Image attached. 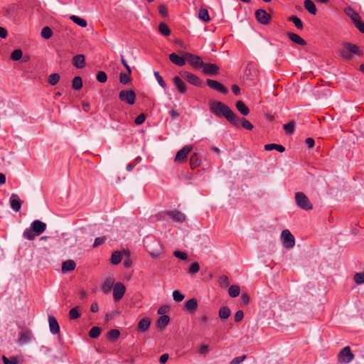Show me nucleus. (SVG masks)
I'll use <instances>...</instances> for the list:
<instances>
[{
  "label": "nucleus",
  "mask_w": 364,
  "mask_h": 364,
  "mask_svg": "<svg viewBox=\"0 0 364 364\" xmlns=\"http://www.w3.org/2000/svg\"><path fill=\"white\" fill-rule=\"evenodd\" d=\"M201 161L198 154L194 153L190 159V166L192 169L198 168L200 165Z\"/></svg>",
  "instance_id": "obj_34"
},
{
  "label": "nucleus",
  "mask_w": 364,
  "mask_h": 364,
  "mask_svg": "<svg viewBox=\"0 0 364 364\" xmlns=\"http://www.w3.org/2000/svg\"><path fill=\"white\" fill-rule=\"evenodd\" d=\"M145 119H146V115L144 113H141L136 117L134 122L136 124L139 125V124H141L142 123H144Z\"/></svg>",
  "instance_id": "obj_60"
},
{
  "label": "nucleus",
  "mask_w": 364,
  "mask_h": 364,
  "mask_svg": "<svg viewBox=\"0 0 364 364\" xmlns=\"http://www.w3.org/2000/svg\"><path fill=\"white\" fill-rule=\"evenodd\" d=\"M288 38L294 43L300 46H306V42L300 37L298 34L294 33H287Z\"/></svg>",
  "instance_id": "obj_24"
},
{
  "label": "nucleus",
  "mask_w": 364,
  "mask_h": 364,
  "mask_svg": "<svg viewBox=\"0 0 364 364\" xmlns=\"http://www.w3.org/2000/svg\"><path fill=\"white\" fill-rule=\"evenodd\" d=\"M283 128L286 134H292L294 131V122H290L289 123L284 124Z\"/></svg>",
  "instance_id": "obj_48"
},
{
  "label": "nucleus",
  "mask_w": 364,
  "mask_h": 364,
  "mask_svg": "<svg viewBox=\"0 0 364 364\" xmlns=\"http://www.w3.org/2000/svg\"><path fill=\"white\" fill-rule=\"evenodd\" d=\"M256 19L263 25H268L270 21L272 16L264 9H258L255 11Z\"/></svg>",
  "instance_id": "obj_11"
},
{
  "label": "nucleus",
  "mask_w": 364,
  "mask_h": 364,
  "mask_svg": "<svg viewBox=\"0 0 364 364\" xmlns=\"http://www.w3.org/2000/svg\"><path fill=\"white\" fill-rule=\"evenodd\" d=\"M73 63L77 68H83L85 66V58L82 54H78L73 57Z\"/></svg>",
  "instance_id": "obj_21"
},
{
  "label": "nucleus",
  "mask_w": 364,
  "mask_h": 364,
  "mask_svg": "<svg viewBox=\"0 0 364 364\" xmlns=\"http://www.w3.org/2000/svg\"><path fill=\"white\" fill-rule=\"evenodd\" d=\"M200 270V265L198 262H193L188 269V273L195 274Z\"/></svg>",
  "instance_id": "obj_54"
},
{
  "label": "nucleus",
  "mask_w": 364,
  "mask_h": 364,
  "mask_svg": "<svg viewBox=\"0 0 364 364\" xmlns=\"http://www.w3.org/2000/svg\"><path fill=\"white\" fill-rule=\"evenodd\" d=\"M266 151L277 150V151L282 153L285 151L284 146L277 144H268L264 146Z\"/></svg>",
  "instance_id": "obj_31"
},
{
  "label": "nucleus",
  "mask_w": 364,
  "mask_h": 364,
  "mask_svg": "<svg viewBox=\"0 0 364 364\" xmlns=\"http://www.w3.org/2000/svg\"><path fill=\"white\" fill-rule=\"evenodd\" d=\"M151 324V319L149 317L141 318L138 323V330L141 332L146 331Z\"/></svg>",
  "instance_id": "obj_23"
},
{
  "label": "nucleus",
  "mask_w": 364,
  "mask_h": 364,
  "mask_svg": "<svg viewBox=\"0 0 364 364\" xmlns=\"http://www.w3.org/2000/svg\"><path fill=\"white\" fill-rule=\"evenodd\" d=\"M231 314V311L228 306H223L219 309L218 315L222 320L227 319Z\"/></svg>",
  "instance_id": "obj_33"
},
{
  "label": "nucleus",
  "mask_w": 364,
  "mask_h": 364,
  "mask_svg": "<svg viewBox=\"0 0 364 364\" xmlns=\"http://www.w3.org/2000/svg\"><path fill=\"white\" fill-rule=\"evenodd\" d=\"M2 361L4 364H20L18 359L15 356L7 358L6 356L3 355Z\"/></svg>",
  "instance_id": "obj_43"
},
{
  "label": "nucleus",
  "mask_w": 364,
  "mask_h": 364,
  "mask_svg": "<svg viewBox=\"0 0 364 364\" xmlns=\"http://www.w3.org/2000/svg\"><path fill=\"white\" fill-rule=\"evenodd\" d=\"M173 82L180 93H181V94L186 93V84L178 76H175L173 78Z\"/></svg>",
  "instance_id": "obj_22"
},
{
  "label": "nucleus",
  "mask_w": 364,
  "mask_h": 364,
  "mask_svg": "<svg viewBox=\"0 0 364 364\" xmlns=\"http://www.w3.org/2000/svg\"><path fill=\"white\" fill-rule=\"evenodd\" d=\"M31 340V333L29 331H25L20 333V337L18 340V343L21 345L27 343Z\"/></svg>",
  "instance_id": "obj_35"
},
{
  "label": "nucleus",
  "mask_w": 364,
  "mask_h": 364,
  "mask_svg": "<svg viewBox=\"0 0 364 364\" xmlns=\"http://www.w3.org/2000/svg\"><path fill=\"white\" fill-rule=\"evenodd\" d=\"M126 291L125 286L121 283L117 282L113 287V297L115 301H119L124 296Z\"/></svg>",
  "instance_id": "obj_13"
},
{
  "label": "nucleus",
  "mask_w": 364,
  "mask_h": 364,
  "mask_svg": "<svg viewBox=\"0 0 364 364\" xmlns=\"http://www.w3.org/2000/svg\"><path fill=\"white\" fill-rule=\"evenodd\" d=\"M203 72L207 75H216L219 73V67L216 64L213 63H205L202 67Z\"/></svg>",
  "instance_id": "obj_14"
},
{
  "label": "nucleus",
  "mask_w": 364,
  "mask_h": 364,
  "mask_svg": "<svg viewBox=\"0 0 364 364\" xmlns=\"http://www.w3.org/2000/svg\"><path fill=\"white\" fill-rule=\"evenodd\" d=\"M240 292V287L237 285H232L229 287L228 294H229V296L232 298H235V297H237V296H239Z\"/></svg>",
  "instance_id": "obj_37"
},
{
  "label": "nucleus",
  "mask_w": 364,
  "mask_h": 364,
  "mask_svg": "<svg viewBox=\"0 0 364 364\" xmlns=\"http://www.w3.org/2000/svg\"><path fill=\"white\" fill-rule=\"evenodd\" d=\"M105 240H106V238L105 237H96L94 241L93 245H92L93 247H97L104 244Z\"/></svg>",
  "instance_id": "obj_59"
},
{
  "label": "nucleus",
  "mask_w": 364,
  "mask_h": 364,
  "mask_svg": "<svg viewBox=\"0 0 364 364\" xmlns=\"http://www.w3.org/2000/svg\"><path fill=\"white\" fill-rule=\"evenodd\" d=\"M170 318L168 316L162 315L157 320V327L162 330L168 324Z\"/></svg>",
  "instance_id": "obj_28"
},
{
  "label": "nucleus",
  "mask_w": 364,
  "mask_h": 364,
  "mask_svg": "<svg viewBox=\"0 0 364 364\" xmlns=\"http://www.w3.org/2000/svg\"><path fill=\"white\" fill-rule=\"evenodd\" d=\"M75 267L76 264L74 260H66L62 264V272L65 274L73 271L75 269Z\"/></svg>",
  "instance_id": "obj_20"
},
{
  "label": "nucleus",
  "mask_w": 364,
  "mask_h": 364,
  "mask_svg": "<svg viewBox=\"0 0 364 364\" xmlns=\"http://www.w3.org/2000/svg\"><path fill=\"white\" fill-rule=\"evenodd\" d=\"M198 17L200 20L205 23L210 21L209 14L206 9H200L199 10Z\"/></svg>",
  "instance_id": "obj_40"
},
{
  "label": "nucleus",
  "mask_w": 364,
  "mask_h": 364,
  "mask_svg": "<svg viewBox=\"0 0 364 364\" xmlns=\"http://www.w3.org/2000/svg\"><path fill=\"white\" fill-rule=\"evenodd\" d=\"M206 85L212 90H216L222 94L226 95L228 92V90L220 82L208 79L206 80Z\"/></svg>",
  "instance_id": "obj_12"
},
{
  "label": "nucleus",
  "mask_w": 364,
  "mask_h": 364,
  "mask_svg": "<svg viewBox=\"0 0 364 364\" xmlns=\"http://www.w3.org/2000/svg\"><path fill=\"white\" fill-rule=\"evenodd\" d=\"M304 6L311 14L316 15L317 13L316 7L311 0H305L304 1Z\"/></svg>",
  "instance_id": "obj_27"
},
{
  "label": "nucleus",
  "mask_w": 364,
  "mask_h": 364,
  "mask_svg": "<svg viewBox=\"0 0 364 364\" xmlns=\"http://www.w3.org/2000/svg\"><path fill=\"white\" fill-rule=\"evenodd\" d=\"M355 26L359 30L360 32L364 33V22L360 18L354 23Z\"/></svg>",
  "instance_id": "obj_63"
},
{
  "label": "nucleus",
  "mask_w": 364,
  "mask_h": 364,
  "mask_svg": "<svg viewBox=\"0 0 364 364\" xmlns=\"http://www.w3.org/2000/svg\"><path fill=\"white\" fill-rule=\"evenodd\" d=\"M113 284H114L113 279H112V278L107 279L104 282V283L102 284V289L103 292L105 294L109 293L111 291V289L113 287Z\"/></svg>",
  "instance_id": "obj_30"
},
{
  "label": "nucleus",
  "mask_w": 364,
  "mask_h": 364,
  "mask_svg": "<svg viewBox=\"0 0 364 364\" xmlns=\"http://www.w3.org/2000/svg\"><path fill=\"white\" fill-rule=\"evenodd\" d=\"M288 20L289 21H291L294 23L295 26L298 28V29H302L303 28V23L302 21H301L300 18H299L297 16H290Z\"/></svg>",
  "instance_id": "obj_47"
},
{
  "label": "nucleus",
  "mask_w": 364,
  "mask_h": 364,
  "mask_svg": "<svg viewBox=\"0 0 364 364\" xmlns=\"http://www.w3.org/2000/svg\"><path fill=\"white\" fill-rule=\"evenodd\" d=\"M60 80V75L58 73H53L48 77V82L51 85H55Z\"/></svg>",
  "instance_id": "obj_50"
},
{
  "label": "nucleus",
  "mask_w": 364,
  "mask_h": 364,
  "mask_svg": "<svg viewBox=\"0 0 364 364\" xmlns=\"http://www.w3.org/2000/svg\"><path fill=\"white\" fill-rule=\"evenodd\" d=\"M236 127H239L241 126L244 129L247 130H252L253 129V125L246 119L239 117V123L237 125H234Z\"/></svg>",
  "instance_id": "obj_32"
},
{
  "label": "nucleus",
  "mask_w": 364,
  "mask_h": 364,
  "mask_svg": "<svg viewBox=\"0 0 364 364\" xmlns=\"http://www.w3.org/2000/svg\"><path fill=\"white\" fill-rule=\"evenodd\" d=\"M41 36L45 39H49L53 35L52 29L48 26H45L41 31Z\"/></svg>",
  "instance_id": "obj_46"
},
{
  "label": "nucleus",
  "mask_w": 364,
  "mask_h": 364,
  "mask_svg": "<svg viewBox=\"0 0 364 364\" xmlns=\"http://www.w3.org/2000/svg\"><path fill=\"white\" fill-rule=\"evenodd\" d=\"M23 56V52L21 49L14 50L11 54V59L12 60H19Z\"/></svg>",
  "instance_id": "obj_49"
},
{
  "label": "nucleus",
  "mask_w": 364,
  "mask_h": 364,
  "mask_svg": "<svg viewBox=\"0 0 364 364\" xmlns=\"http://www.w3.org/2000/svg\"><path fill=\"white\" fill-rule=\"evenodd\" d=\"M219 283L221 287H227L229 285V279L227 276H221L219 279Z\"/></svg>",
  "instance_id": "obj_57"
},
{
  "label": "nucleus",
  "mask_w": 364,
  "mask_h": 364,
  "mask_svg": "<svg viewBox=\"0 0 364 364\" xmlns=\"http://www.w3.org/2000/svg\"><path fill=\"white\" fill-rule=\"evenodd\" d=\"M235 106L237 109L240 112L241 114L247 116L250 113L249 108L242 101H237L235 104Z\"/></svg>",
  "instance_id": "obj_29"
},
{
  "label": "nucleus",
  "mask_w": 364,
  "mask_h": 364,
  "mask_svg": "<svg viewBox=\"0 0 364 364\" xmlns=\"http://www.w3.org/2000/svg\"><path fill=\"white\" fill-rule=\"evenodd\" d=\"M166 215H168L173 221L183 223L185 221L186 217L183 213L178 210H170L166 212Z\"/></svg>",
  "instance_id": "obj_18"
},
{
  "label": "nucleus",
  "mask_w": 364,
  "mask_h": 364,
  "mask_svg": "<svg viewBox=\"0 0 364 364\" xmlns=\"http://www.w3.org/2000/svg\"><path fill=\"white\" fill-rule=\"evenodd\" d=\"M281 239L283 246L286 248H291L295 245L294 237L289 230H284L282 232Z\"/></svg>",
  "instance_id": "obj_6"
},
{
  "label": "nucleus",
  "mask_w": 364,
  "mask_h": 364,
  "mask_svg": "<svg viewBox=\"0 0 364 364\" xmlns=\"http://www.w3.org/2000/svg\"><path fill=\"white\" fill-rule=\"evenodd\" d=\"M210 109L215 115L225 117L232 125H237L239 123V117L228 105L221 102H210Z\"/></svg>",
  "instance_id": "obj_1"
},
{
  "label": "nucleus",
  "mask_w": 364,
  "mask_h": 364,
  "mask_svg": "<svg viewBox=\"0 0 364 364\" xmlns=\"http://www.w3.org/2000/svg\"><path fill=\"white\" fill-rule=\"evenodd\" d=\"M246 359V355L234 358L230 364H239Z\"/></svg>",
  "instance_id": "obj_61"
},
{
  "label": "nucleus",
  "mask_w": 364,
  "mask_h": 364,
  "mask_svg": "<svg viewBox=\"0 0 364 364\" xmlns=\"http://www.w3.org/2000/svg\"><path fill=\"white\" fill-rule=\"evenodd\" d=\"M184 56L186 58V60H188V62L194 68H202V67L203 66L204 63L200 56L193 55L190 53H184Z\"/></svg>",
  "instance_id": "obj_8"
},
{
  "label": "nucleus",
  "mask_w": 364,
  "mask_h": 364,
  "mask_svg": "<svg viewBox=\"0 0 364 364\" xmlns=\"http://www.w3.org/2000/svg\"><path fill=\"white\" fill-rule=\"evenodd\" d=\"M245 77L246 80H255L256 77H257V70L255 68L254 65L252 64H248L245 73Z\"/></svg>",
  "instance_id": "obj_19"
},
{
  "label": "nucleus",
  "mask_w": 364,
  "mask_h": 364,
  "mask_svg": "<svg viewBox=\"0 0 364 364\" xmlns=\"http://www.w3.org/2000/svg\"><path fill=\"white\" fill-rule=\"evenodd\" d=\"M159 12L163 17H166L168 14V9L164 5L159 6Z\"/></svg>",
  "instance_id": "obj_64"
},
{
  "label": "nucleus",
  "mask_w": 364,
  "mask_h": 364,
  "mask_svg": "<svg viewBox=\"0 0 364 364\" xmlns=\"http://www.w3.org/2000/svg\"><path fill=\"white\" fill-rule=\"evenodd\" d=\"M101 328L97 326L92 327L89 331V336L92 338H97L101 333Z\"/></svg>",
  "instance_id": "obj_44"
},
{
  "label": "nucleus",
  "mask_w": 364,
  "mask_h": 364,
  "mask_svg": "<svg viewBox=\"0 0 364 364\" xmlns=\"http://www.w3.org/2000/svg\"><path fill=\"white\" fill-rule=\"evenodd\" d=\"M354 358V355L351 353L349 346L344 347L338 354V359L341 362L344 363H349Z\"/></svg>",
  "instance_id": "obj_9"
},
{
  "label": "nucleus",
  "mask_w": 364,
  "mask_h": 364,
  "mask_svg": "<svg viewBox=\"0 0 364 364\" xmlns=\"http://www.w3.org/2000/svg\"><path fill=\"white\" fill-rule=\"evenodd\" d=\"M192 149L193 146L191 145L184 146L181 150H179L176 153L174 161L176 163H181L184 161L186 159L188 154L191 151Z\"/></svg>",
  "instance_id": "obj_10"
},
{
  "label": "nucleus",
  "mask_w": 364,
  "mask_h": 364,
  "mask_svg": "<svg viewBox=\"0 0 364 364\" xmlns=\"http://www.w3.org/2000/svg\"><path fill=\"white\" fill-rule=\"evenodd\" d=\"M73 88L75 90H79L82 87V80L80 76H76L73 80Z\"/></svg>",
  "instance_id": "obj_42"
},
{
  "label": "nucleus",
  "mask_w": 364,
  "mask_h": 364,
  "mask_svg": "<svg viewBox=\"0 0 364 364\" xmlns=\"http://www.w3.org/2000/svg\"><path fill=\"white\" fill-rule=\"evenodd\" d=\"M184 53L183 52V55L180 56L175 53H172L169 55V60L175 65L178 66H183L186 64V58L184 56Z\"/></svg>",
  "instance_id": "obj_17"
},
{
  "label": "nucleus",
  "mask_w": 364,
  "mask_h": 364,
  "mask_svg": "<svg viewBox=\"0 0 364 364\" xmlns=\"http://www.w3.org/2000/svg\"><path fill=\"white\" fill-rule=\"evenodd\" d=\"M159 31L162 35L165 36H168L171 34L170 28H168L166 23L163 22L159 23Z\"/></svg>",
  "instance_id": "obj_39"
},
{
  "label": "nucleus",
  "mask_w": 364,
  "mask_h": 364,
  "mask_svg": "<svg viewBox=\"0 0 364 364\" xmlns=\"http://www.w3.org/2000/svg\"><path fill=\"white\" fill-rule=\"evenodd\" d=\"M353 279L357 284H364V271L363 272L356 273L354 275Z\"/></svg>",
  "instance_id": "obj_52"
},
{
  "label": "nucleus",
  "mask_w": 364,
  "mask_h": 364,
  "mask_svg": "<svg viewBox=\"0 0 364 364\" xmlns=\"http://www.w3.org/2000/svg\"><path fill=\"white\" fill-rule=\"evenodd\" d=\"M185 296L181 294L179 291L176 290L173 292V300L176 302H181L183 300Z\"/></svg>",
  "instance_id": "obj_55"
},
{
  "label": "nucleus",
  "mask_w": 364,
  "mask_h": 364,
  "mask_svg": "<svg viewBox=\"0 0 364 364\" xmlns=\"http://www.w3.org/2000/svg\"><path fill=\"white\" fill-rule=\"evenodd\" d=\"M129 75H128V73H121L119 74L120 83H122L124 85H127L130 81Z\"/></svg>",
  "instance_id": "obj_51"
},
{
  "label": "nucleus",
  "mask_w": 364,
  "mask_h": 364,
  "mask_svg": "<svg viewBox=\"0 0 364 364\" xmlns=\"http://www.w3.org/2000/svg\"><path fill=\"white\" fill-rule=\"evenodd\" d=\"M182 77L186 79L190 84L197 87H201L203 85L202 80L197 75L191 73L188 71L182 70L179 72Z\"/></svg>",
  "instance_id": "obj_7"
},
{
  "label": "nucleus",
  "mask_w": 364,
  "mask_h": 364,
  "mask_svg": "<svg viewBox=\"0 0 364 364\" xmlns=\"http://www.w3.org/2000/svg\"><path fill=\"white\" fill-rule=\"evenodd\" d=\"M173 255L177 257V258H179L182 260H185L187 259V254L185 252H181V251H179V250H176L173 252Z\"/></svg>",
  "instance_id": "obj_58"
},
{
  "label": "nucleus",
  "mask_w": 364,
  "mask_h": 364,
  "mask_svg": "<svg viewBox=\"0 0 364 364\" xmlns=\"http://www.w3.org/2000/svg\"><path fill=\"white\" fill-rule=\"evenodd\" d=\"M122 255L119 251H114L111 257V262L113 264H118L121 262Z\"/></svg>",
  "instance_id": "obj_38"
},
{
  "label": "nucleus",
  "mask_w": 364,
  "mask_h": 364,
  "mask_svg": "<svg viewBox=\"0 0 364 364\" xmlns=\"http://www.w3.org/2000/svg\"><path fill=\"white\" fill-rule=\"evenodd\" d=\"M154 76H155L158 83L159 84V85L164 88L166 87V84L158 71L154 72Z\"/></svg>",
  "instance_id": "obj_56"
},
{
  "label": "nucleus",
  "mask_w": 364,
  "mask_h": 364,
  "mask_svg": "<svg viewBox=\"0 0 364 364\" xmlns=\"http://www.w3.org/2000/svg\"><path fill=\"white\" fill-rule=\"evenodd\" d=\"M11 208L15 210L16 212H18L20 210L22 205V200H20L19 197L15 194L12 193L10 199H9Z\"/></svg>",
  "instance_id": "obj_16"
},
{
  "label": "nucleus",
  "mask_w": 364,
  "mask_h": 364,
  "mask_svg": "<svg viewBox=\"0 0 364 364\" xmlns=\"http://www.w3.org/2000/svg\"><path fill=\"white\" fill-rule=\"evenodd\" d=\"M70 19L74 22L77 25L82 27V28H85L87 26V21L84 18H82L77 16H75V15H73L70 16Z\"/></svg>",
  "instance_id": "obj_36"
},
{
  "label": "nucleus",
  "mask_w": 364,
  "mask_h": 364,
  "mask_svg": "<svg viewBox=\"0 0 364 364\" xmlns=\"http://www.w3.org/2000/svg\"><path fill=\"white\" fill-rule=\"evenodd\" d=\"M97 80L100 82H105L107 80V76L105 72L99 71L96 75Z\"/></svg>",
  "instance_id": "obj_53"
},
{
  "label": "nucleus",
  "mask_w": 364,
  "mask_h": 364,
  "mask_svg": "<svg viewBox=\"0 0 364 364\" xmlns=\"http://www.w3.org/2000/svg\"><path fill=\"white\" fill-rule=\"evenodd\" d=\"M50 331L52 334L60 333V326L57 319L53 315H48Z\"/></svg>",
  "instance_id": "obj_15"
},
{
  "label": "nucleus",
  "mask_w": 364,
  "mask_h": 364,
  "mask_svg": "<svg viewBox=\"0 0 364 364\" xmlns=\"http://www.w3.org/2000/svg\"><path fill=\"white\" fill-rule=\"evenodd\" d=\"M346 14L350 18L353 23L360 18V16L358 12L353 10L351 7H347L345 9Z\"/></svg>",
  "instance_id": "obj_26"
},
{
  "label": "nucleus",
  "mask_w": 364,
  "mask_h": 364,
  "mask_svg": "<svg viewBox=\"0 0 364 364\" xmlns=\"http://www.w3.org/2000/svg\"><path fill=\"white\" fill-rule=\"evenodd\" d=\"M119 98L122 102L132 105L136 101V94L132 90H123L119 93Z\"/></svg>",
  "instance_id": "obj_5"
},
{
  "label": "nucleus",
  "mask_w": 364,
  "mask_h": 364,
  "mask_svg": "<svg viewBox=\"0 0 364 364\" xmlns=\"http://www.w3.org/2000/svg\"><path fill=\"white\" fill-rule=\"evenodd\" d=\"M353 54L362 56L363 53L357 45L351 43H343V48L338 50V55L346 61L351 60Z\"/></svg>",
  "instance_id": "obj_3"
},
{
  "label": "nucleus",
  "mask_w": 364,
  "mask_h": 364,
  "mask_svg": "<svg viewBox=\"0 0 364 364\" xmlns=\"http://www.w3.org/2000/svg\"><path fill=\"white\" fill-rule=\"evenodd\" d=\"M295 200L296 205L303 210H310L313 208L310 200L303 192H296L295 193Z\"/></svg>",
  "instance_id": "obj_4"
},
{
  "label": "nucleus",
  "mask_w": 364,
  "mask_h": 364,
  "mask_svg": "<svg viewBox=\"0 0 364 364\" xmlns=\"http://www.w3.org/2000/svg\"><path fill=\"white\" fill-rule=\"evenodd\" d=\"M243 317H244L243 311L242 310H239L235 314V317H234L235 321L236 323H239L243 319Z\"/></svg>",
  "instance_id": "obj_62"
},
{
  "label": "nucleus",
  "mask_w": 364,
  "mask_h": 364,
  "mask_svg": "<svg viewBox=\"0 0 364 364\" xmlns=\"http://www.w3.org/2000/svg\"><path fill=\"white\" fill-rule=\"evenodd\" d=\"M120 336V332L117 329H112L107 333V338L109 341H114Z\"/></svg>",
  "instance_id": "obj_41"
},
{
  "label": "nucleus",
  "mask_w": 364,
  "mask_h": 364,
  "mask_svg": "<svg viewBox=\"0 0 364 364\" xmlns=\"http://www.w3.org/2000/svg\"><path fill=\"white\" fill-rule=\"evenodd\" d=\"M46 227L47 225L45 223L36 220L31 223L29 228H26L23 231V237L26 240H33L46 230Z\"/></svg>",
  "instance_id": "obj_2"
},
{
  "label": "nucleus",
  "mask_w": 364,
  "mask_h": 364,
  "mask_svg": "<svg viewBox=\"0 0 364 364\" xmlns=\"http://www.w3.org/2000/svg\"><path fill=\"white\" fill-rule=\"evenodd\" d=\"M80 312L79 311L78 306H75L70 310L69 316L72 320L77 319L80 317Z\"/></svg>",
  "instance_id": "obj_45"
},
{
  "label": "nucleus",
  "mask_w": 364,
  "mask_h": 364,
  "mask_svg": "<svg viewBox=\"0 0 364 364\" xmlns=\"http://www.w3.org/2000/svg\"><path fill=\"white\" fill-rule=\"evenodd\" d=\"M185 307L188 312H190V313L194 312L197 309V307H198L197 299L195 298L188 299V301H186V302L185 304Z\"/></svg>",
  "instance_id": "obj_25"
}]
</instances>
